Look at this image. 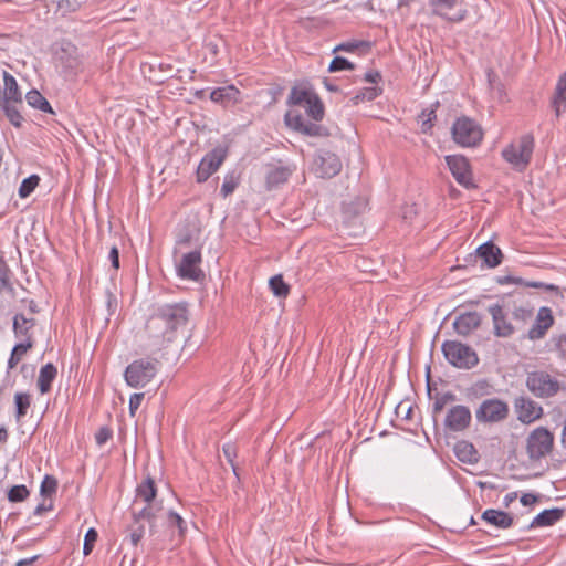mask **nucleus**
I'll list each match as a JSON object with an SVG mask.
<instances>
[{
    "instance_id": "nucleus-24",
    "label": "nucleus",
    "mask_w": 566,
    "mask_h": 566,
    "mask_svg": "<svg viewBox=\"0 0 566 566\" xmlns=\"http://www.w3.org/2000/svg\"><path fill=\"white\" fill-rule=\"evenodd\" d=\"M454 454L459 461L468 464H475L480 460V453L473 443L461 440L454 444Z\"/></svg>"
},
{
    "instance_id": "nucleus-41",
    "label": "nucleus",
    "mask_w": 566,
    "mask_h": 566,
    "mask_svg": "<svg viewBox=\"0 0 566 566\" xmlns=\"http://www.w3.org/2000/svg\"><path fill=\"white\" fill-rule=\"evenodd\" d=\"M222 452L227 459V461L229 462V464L231 465L232 468V471H233V474L235 475V478L238 480H240V475H239V472H238V468L234 463V460L235 458L238 457V448L235 446V443L233 442H227L222 446Z\"/></svg>"
},
{
    "instance_id": "nucleus-39",
    "label": "nucleus",
    "mask_w": 566,
    "mask_h": 566,
    "mask_svg": "<svg viewBox=\"0 0 566 566\" xmlns=\"http://www.w3.org/2000/svg\"><path fill=\"white\" fill-rule=\"evenodd\" d=\"M8 500L12 503L25 501L30 496V491L24 484L11 486L7 493Z\"/></svg>"
},
{
    "instance_id": "nucleus-46",
    "label": "nucleus",
    "mask_w": 566,
    "mask_h": 566,
    "mask_svg": "<svg viewBox=\"0 0 566 566\" xmlns=\"http://www.w3.org/2000/svg\"><path fill=\"white\" fill-rule=\"evenodd\" d=\"M455 400V395L452 392H444L442 395H437L432 405V413L436 417L440 413L447 403Z\"/></svg>"
},
{
    "instance_id": "nucleus-52",
    "label": "nucleus",
    "mask_w": 566,
    "mask_h": 566,
    "mask_svg": "<svg viewBox=\"0 0 566 566\" xmlns=\"http://www.w3.org/2000/svg\"><path fill=\"white\" fill-rule=\"evenodd\" d=\"M355 65L343 56H335L329 63L328 71L329 72H339L344 70H354Z\"/></svg>"
},
{
    "instance_id": "nucleus-43",
    "label": "nucleus",
    "mask_w": 566,
    "mask_h": 566,
    "mask_svg": "<svg viewBox=\"0 0 566 566\" xmlns=\"http://www.w3.org/2000/svg\"><path fill=\"white\" fill-rule=\"evenodd\" d=\"M12 272L4 260L2 252H0V285L4 290H12L11 283Z\"/></svg>"
},
{
    "instance_id": "nucleus-35",
    "label": "nucleus",
    "mask_w": 566,
    "mask_h": 566,
    "mask_svg": "<svg viewBox=\"0 0 566 566\" xmlns=\"http://www.w3.org/2000/svg\"><path fill=\"white\" fill-rule=\"evenodd\" d=\"M14 405H15V418L17 420L22 419L28 409L31 406V396L27 392H17L14 395Z\"/></svg>"
},
{
    "instance_id": "nucleus-63",
    "label": "nucleus",
    "mask_w": 566,
    "mask_h": 566,
    "mask_svg": "<svg viewBox=\"0 0 566 566\" xmlns=\"http://www.w3.org/2000/svg\"><path fill=\"white\" fill-rule=\"evenodd\" d=\"M537 497L534 495V494H531V493H525L521 496V503L524 505V506H528V505H532L536 502Z\"/></svg>"
},
{
    "instance_id": "nucleus-16",
    "label": "nucleus",
    "mask_w": 566,
    "mask_h": 566,
    "mask_svg": "<svg viewBox=\"0 0 566 566\" xmlns=\"http://www.w3.org/2000/svg\"><path fill=\"white\" fill-rule=\"evenodd\" d=\"M488 312L492 316L493 333L497 337H510L514 334L515 327L507 318V314L500 304H492L488 307Z\"/></svg>"
},
{
    "instance_id": "nucleus-4",
    "label": "nucleus",
    "mask_w": 566,
    "mask_h": 566,
    "mask_svg": "<svg viewBox=\"0 0 566 566\" xmlns=\"http://www.w3.org/2000/svg\"><path fill=\"white\" fill-rule=\"evenodd\" d=\"M446 360L455 368L471 369L479 364L476 352L458 340H444L441 345Z\"/></svg>"
},
{
    "instance_id": "nucleus-15",
    "label": "nucleus",
    "mask_w": 566,
    "mask_h": 566,
    "mask_svg": "<svg viewBox=\"0 0 566 566\" xmlns=\"http://www.w3.org/2000/svg\"><path fill=\"white\" fill-rule=\"evenodd\" d=\"M36 325V319L33 317H27L23 313L14 314L12 318V332L17 339L21 343H30V346H34V333L33 329Z\"/></svg>"
},
{
    "instance_id": "nucleus-6",
    "label": "nucleus",
    "mask_w": 566,
    "mask_h": 566,
    "mask_svg": "<svg viewBox=\"0 0 566 566\" xmlns=\"http://www.w3.org/2000/svg\"><path fill=\"white\" fill-rule=\"evenodd\" d=\"M452 138L461 147H475L483 139L480 125L468 116L458 117L451 128Z\"/></svg>"
},
{
    "instance_id": "nucleus-47",
    "label": "nucleus",
    "mask_w": 566,
    "mask_h": 566,
    "mask_svg": "<svg viewBox=\"0 0 566 566\" xmlns=\"http://www.w3.org/2000/svg\"><path fill=\"white\" fill-rule=\"evenodd\" d=\"M57 490V480L53 475L46 474L41 482L40 493L42 496H51Z\"/></svg>"
},
{
    "instance_id": "nucleus-17",
    "label": "nucleus",
    "mask_w": 566,
    "mask_h": 566,
    "mask_svg": "<svg viewBox=\"0 0 566 566\" xmlns=\"http://www.w3.org/2000/svg\"><path fill=\"white\" fill-rule=\"evenodd\" d=\"M517 419L525 424L532 423L542 418L544 411L542 406L526 397H518L514 402Z\"/></svg>"
},
{
    "instance_id": "nucleus-62",
    "label": "nucleus",
    "mask_w": 566,
    "mask_h": 566,
    "mask_svg": "<svg viewBox=\"0 0 566 566\" xmlns=\"http://www.w3.org/2000/svg\"><path fill=\"white\" fill-rule=\"evenodd\" d=\"M381 78V75L378 71H369L365 74V81L369 83L377 84Z\"/></svg>"
},
{
    "instance_id": "nucleus-26",
    "label": "nucleus",
    "mask_w": 566,
    "mask_h": 566,
    "mask_svg": "<svg viewBox=\"0 0 566 566\" xmlns=\"http://www.w3.org/2000/svg\"><path fill=\"white\" fill-rule=\"evenodd\" d=\"M157 495V486L155 480L148 473L146 478L137 484L135 502L143 501L146 504L153 503Z\"/></svg>"
},
{
    "instance_id": "nucleus-59",
    "label": "nucleus",
    "mask_w": 566,
    "mask_h": 566,
    "mask_svg": "<svg viewBox=\"0 0 566 566\" xmlns=\"http://www.w3.org/2000/svg\"><path fill=\"white\" fill-rule=\"evenodd\" d=\"M108 259L112 263V268L115 270V271H118L119 268H120V263H119V250L116 245H113L109 250V254H108Z\"/></svg>"
},
{
    "instance_id": "nucleus-48",
    "label": "nucleus",
    "mask_w": 566,
    "mask_h": 566,
    "mask_svg": "<svg viewBox=\"0 0 566 566\" xmlns=\"http://www.w3.org/2000/svg\"><path fill=\"white\" fill-rule=\"evenodd\" d=\"M238 185L239 178L234 175V172L227 174L221 186L220 193L226 198L235 190Z\"/></svg>"
},
{
    "instance_id": "nucleus-49",
    "label": "nucleus",
    "mask_w": 566,
    "mask_h": 566,
    "mask_svg": "<svg viewBox=\"0 0 566 566\" xmlns=\"http://www.w3.org/2000/svg\"><path fill=\"white\" fill-rule=\"evenodd\" d=\"M534 316L533 308L518 306L512 312V317L522 325L527 324Z\"/></svg>"
},
{
    "instance_id": "nucleus-9",
    "label": "nucleus",
    "mask_w": 566,
    "mask_h": 566,
    "mask_svg": "<svg viewBox=\"0 0 566 566\" xmlns=\"http://www.w3.org/2000/svg\"><path fill=\"white\" fill-rule=\"evenodd\" d=\"M509 406L506 402L497 399L490 398L481 402L475 411V417L479 422L494 423L505 420L509 416Z\"/></svg>"
},
{
    "instance_id": "nucleus-11",
    "label": "nucleus",
    "mask_w": 566,
    "mask_h": 566,
    "mask_svg": "<svg viewBox=\"0 0 566 566\" xmlns=\"http://www.w3.org/2000/svg\"><path fill=\"white\" fill-rule=\"evenodd\" d=\"M228 156V148L224 146H217L207 153L200 160L197 168V181H207L212 174H214Z\"/></svg>"
},
{
    "instance_id": "nucleus-27",
    "label": "nucleus",
    "mask_w": 566,
    "mask_h": 566,
    "mask_svg": "<svg viewBox=\"0 0 566 566\" xmlns=\"http://www.w3.org/2000/svg\"><path fill=\"white\" fill-rule=\"evenodd\" d=\"M57 376V368L52 364L48 363L41 367L38 377V388L42 395L48 394L52 389V384Z\"/></svg>"
},
{
    "instance_id": "nucleus-56",
    "label": "nucleus",
    "mask_w": 566,
    "mask_h": 566,
    "mask_svg": "<svg viewBox=\"0 0 566 566\" xmlns=\"http://www.w3.org/2000/svg\"><path fill=\"white\" fill-rule=\"evenodd\" d=\"M145 397L144 392H135L129 397V415L134 417Z\"/></svg>"
},
{
    "instance_id": "nucleus-3",
    "label": "nucleus",
    "mask_w": 566,
    "mask_h": 566,
    "mask_svg": "<svg viewBox=\"0 0 566 566\" xmlns=\"http://www.w3.org/2000/svg\"><path fill=\"white\" fill-rule=\"evenodd\" d=\"M526 388L541 399L555 397L562 389L558 378L545 369H535L526 374Z\"/></svg>"
},
{
    "instance_id": "nucleus-30",
    "label": "nucleus",
    "mask_w": 566,
    "mask_h": 566,
    "mask_svg": "<svg viewBox=\"0 0 566 566\" xmlns=\"http://www.w3.org/2000/svg\"><path fill=\"white\" fill-rule=\"evenodd\" d=\"M3 81H4V93L9 102L13 103H22V94L19 90L17 80L9 72L3 71Z\"/></svg>"
},
{
    "instance_id": "nucleus-50",
    "label": "nucleus",
    "mask_w": 566,
    "mask_h": 566,
    "mask_svg": "<svg viewBox=\"0 0 566 566\" xmlns=\"http://www.w3.org/2000/svg\"><path fill=\"white\" fill-rule=\"evenodd\" d=\"M128 537L133 546H137L145 534V526L140 522L135 524L133 520V524L128 527Z\"/></svg>"
},
{
    "instance_id": "nucleus-12",
    "label": "nucleus",
    "mask_w": 566,
    "mask_h": 566,
    "mask_svg": "<svg viewBox=\"0 0 566 566\" xmlns=\"http://www.w3.org/2000/svg\"><path fill=\"white\" fill-rule=\"evenodd\" d=\"M313 170L321 178H333L340 172L342 161L336 154L319 150L314 157Z\"/></svg>"
},
{
    "instance_id": "nucleus-51",
    "label": "nucleus",
    "mask_w": 566,
    "mask_h": 566,
    "mask_svg": "<svg viewBox=\"0 0 566 566\" xmlns=\"http://www.w3.org/2000/svg\"><path fill=\"white\" fill-rule=\"evenodd\" d=\"M167 522L170 527H177L179 535H184L187 531L185 520L176 512L169 511L167 515Z\"/></svg>"
},
{
    "instance_id": "nucleus-42",
    "label": "nucleus",
    "mask_w": 566,
    "mask_h": 566,
    "mask_svg": "<svg viewBox=\"0 0 566 566\" xmlns=\"http://www.w3.org/2000/svg\"><path fill=\"white\" fill-rule=\"evenodd\" d=\"M40 182V177L38 175H31L28 178L23 179L19 187V196L20 198L29 197L34 189L38 187Z\"/></svg>"
},
{
    "instance_id": "nucleus-1",
    "label": "nucleus",
    "mask_w": 566,
    "mask_h": 566,
    "mask_svg": "<svg viewBox=\"0 0 566 566\" xmlns=\"http://www.w3.org/2000/svg\"><path fill=\"white\" fill-rule=\"evenodd\" d=\"M189 321V307L186 302L169 303L157 306L146 322L148 336L160 344L171 343L178 332Z\"/></svg>"
},
{
    "instance_id": "nucleus-7",
    "label": "nucleus",
    "mask_w": 566,
    "mask_h": 566,
    "mask_svg": "<svg viewBox=\"0 0 566 566\" xmlns=\"http://www.w3.org/2000/svg\"><path fill=\"white\" fill-rule=\"evenodd\" d=\"M554 447V436L545 427H537L526 438V453L532 461L547 457Z\"/></svg>"
},
{
    "instance_id": "nucleus-22",
    "label": "nucleus",
    "mask_w": 566,
    "mask_h": 566,
    "mask_svg": "<svg viewBox=\"0 0 566 566\" xmlns=\"http://www.w3.org/2000/svg\"><path fill=\"white\" fill-rule=\"evenodd\" d=\"M476 256L483 261V265L488 268H495L501 264L503 254L501 249L492 241H488L475 250Z\"/></svg>"
},
{
    "instance_id": "nucleus-58",
    "label": "nucleus",
    "mask_w": 566,
    "mask_h": 566,
    "mask_svg": "<svg viewBox=\"0 0 566 566\" xmlns=\"http://www.w3.org/2000/svg\"><path fill=\"white\" fill-rule=\"evenodd\" d=\"M105 297H106V306H107L108 313H109V315H113L118 307L117 297L109 289H107L105 291Z\"/></svg>"
},
{
    "instance_id": "nucleus-25",
    "label": "nucleus",
    "mask_w": 566,
    "mask_h": 566,
    "mask_svg": "<svg viewBox=\"0 0 566 566\" xmlns=\"http://www.w3.org/2000/svg\"><path fill=\"white\" fill-rule=\"evenodd\" d=\"M458 2L459 0H430V6L432 7L434 14L440 15L451 22H460L467 15L465 10L453 17L447 15V11L453 9Z\"/></svg>"
},
{
    "instance_id": "nucleus-31",
    "label": "nucleus",
    "mask_w": 566,
    "mask_h": 566,
    "mask_svg": "<svg viewBox=\"0 0 566 566\" xmlns=\"http://www.w3.org/2000/svg\"><path fill=\"white\" fill-rule=\"evenodd\" d=\"M25 99L27 103L35 109L50 114L54 113L48 99L38 90L29 91L25 95Z\"/></svg>"
},
{
    "instance_id": "nucleus-37",
    "label": "nucleus",
    "mask_w": 566,
    "mask_h": 566,
    "mask_svg": "<svg viewBox=\"0 0 566 566\" xmlns=\"http://www.w3.org/2000/svg\"><path fill=\"white\" fill-rule=\"evenodd\" d=\"M499 282L500 283H515V284L524 285L526 287L545 289V290H548V291H553V290L557 289L553 284H546V283H543V282H537V281L525 282L521 277H513V276H504V277L500 279Z\"/></svg>"
},
{
    "instance_id": "nucleus-57",
    "label": "nucleus",
    "mask_w": 566,
    "mask_h": 566,
    "mask_svg": "<svg viewBox=\"0 0 566 566\" xmlns=\"http://www.w3.org/2000/svg\"><path fill=\"white\" fill-rule=\"evenodd\" d=\"M113 436L112 430L108 427H102L95 433V441L98 446L105 444Z\"/></svg>"
},
{
    "instance_id": "nucleus-8",
    "label": "nucleus",
    "mask_w": 566,
    "mask_h": 566,
    "mask_svg": "<svg viewBox=\"0 0 566 566\" xmlns=\"http://www.w3.org/2000/svg\"><path fill=\"white\" fill-rule=\"evenodd\" d=\"M55 62L66 75L76 74L82 70L83 59L76 45L62 42L55 52Z\"/></svg>"
},
{
    "instance_id": "nucleus-28",
    "label": "nucleus",
    "mask_w": 566,
    "mask_h": 566,
    "mask_svg": "<svg viewBox=\"0 0 566 566\" xmlns=\"http://www.w3.org/2000/svg\"><path fill=\"white\" fill-rule=\"evenodd\" d=\"M552 107L556 116H560L566 111V71L559 76L555 93L552 99Z\"/></svg>"
},
{
    "instance_id": "nucleus-5",
    "label": "nucleus",
    "mask_w": 566,
    "mask_h": 566,
    "mask_svg": "<svg viewBox=\"0 0 566 566\" xmlns=\"http://www.w3.org/2000/svg\"><path fill=\"white\" fill-rule=\"evenodd\" d=\"M158 360L140 358L132 361L124 371V379L132 388L146 387L157 375Z\"/></svg>"
},
{
    "instance_id": "nucleus-53",
    "label": "nucleus",
    "mask_w": 566,
    "mask_h": 566,
    "mask_svg": "<svg viewBox=\"0 0 566 566\" xmlns=\"http://www.w3.org/2000/svg\"><path fill=\"white\" fill-rule=\"evenodd\" d=\"M97 538H98L97 531L94 527L88 528L84 536V544H83V554L85 556H87L92 553Z\"/></svg>"
},
{
    "instance_id": "nucleus-54",
    "label": "nucleus",
    "mask_w": 566,
    "mask_h": 566,
    "mask_svg": "<svg viewBox=\"0 0 566 566\" xmlns=\"http://www.w3.org/2000/svg\"><path fill=\"white\" fill-rule=\"evenodd\" d=\"M380 94V90L377 87H365L353 98L355 104L359 101H374Z\"/></svg>"
},
{
    "instance_id": "nucleus-14",
    "label": "nucleus",
    "mask_w": 566,
    "mask_h": 566,
    "mask_svg": "<svg viewBox=\"0 0 566 566\" xmlns=\"http://www.w3.org/2000/svg\"><path fill=\"white\" fill-rule=\"evenodd\" d=\"M554 323L555 318L552 308L542 306L538 308L534 323L527 331L525 337L533 342L541 340L546 336Z\"/></svg>"
},
{
    "instance_id": "nucleus-21",
    "label": "nucleus",
    "mask_w": 566,
    "mask_h": 566,
    "mask_svg": "<svg viewBox=\"0 0 566 566\" xmlns=\"http://www.w3.org/2000/svg\"><path fill=\"white\" fill-rule=\"evenodd\" d=\"M295 170L296 166L293 164L269 166L265 177L266 188L271 190L282 184H285Z\"/></svg>"
},
{
    "instance_id": "nucleus-19",
    "label": "nucleus",
    "mask_w": 566,
    "mask_h": 566,
    "mask_svg": "<svg viewBox=\"0 0 566 566\" xmlns=\"http://www.w3.org/2000/svg\"><path fill=\"white\" fill-rule=\"evenodd\" d=\"M482 323V316L478 312H464L458 315L453 322V328L460 336L468 337L476 331Z\"/></svg>"
},
{
    "instance_id": "nucleus-20",
    "label": "nucleus",
    "mask_w": 566,
    "mask_h": 566,
    "mask_svg": "<svg viewBox=\"0 0 566 566\" xmlns=\"http://www.w3.org/2000/svg\"><path fill=\"white\" fill-rule=\"evenodd\" d=\"M210 101L219 104L223 107H228L230 105H235L241 102V92L240 90L233 85H227L222 87L213 88L210 92Z\"/></svg>"
},
{
    "instance_id": "nucleus-44",
    "label": "nucleus",
    "mask_w": 566,
    "mask_h": 566,
    "mask_svg": "<svg viewBox=\"0 0 566 566\" xmlns=\"http://www.w3.org/2000/svg\"><path fill=\"white\" fill-rule=\"evenodd\" d=\"M12 103L13 102H8L1 108L4 112L6 116L8 117L9 122L14 127H21L22 122H23V117L20 114L19 109L15 107V105H13Z\"/></svg>"
},
{
    "instance_id": "nucleus-61",
    "label": "nucleus",
    "mask_w": 566,
    "mask_h": 566,
    "mask_svg": "<svg viewBox=\"0 0 566 566\" xmlns=\"http://www.w3.org/2000/svg\"><path fill=\"white\" fill-rule=\"evenodd\" d=\"M20 302L27 304V308H28L30 314H38V313H40V306H39V304L34 300H32V298H22Z\"/></svg>"
},
{
    "instance_id": "nucleus-23",
    "label": "nucleus",
    "mask_w": 566,
    "mask_h": 566,
    "mask_svg": "<svg viewBox=\"0 0 566 566\" xmlns=\"http://www.w3.org/2000/svg\"><path fill=\"white\" fill-rule=\"evenodd\" d=\"M481 518L485 523L501 530L510 528L513 525L514 521L513 517L507 512L495 509L485 510L482 513Z\"/></svg>"
},
{
    "instance_id": "nucleus-55",
    "label": "nucleus",
    "mask_w": 566,
    "mask_h": 566,
    "mask_svg": "<svg viewBox=\"0 0 566 566\" xmlns=\"http://www.w3.org/2000/svg\"><path fill=\"white\" fill-rule=\"evenodd\" d=\"M363 45H368L367 42L365 41H350V42H344V43H340L338 44L334 50L333 52H337V51H344V52H355L358 48L363 46Z\"/></svg>"
},
{
    "instance_id": "nucleus-2",
    "label": "nucleus",
    "mask_w": 566,
    "mask_h": 566,
    "mask_svg": "<svg viewBox=\"0 0 566 566\" xmlns=\"http://www.w3.org/2000/svg\"><path fill=\"white\" fill-rule=\"evenodd\" d=\"M535 147L533 134L527 133L506 145L502 158L516 171L523 172L531 164Z\"/></svg>"
},
{
    "instance_id": "nucleus-60",
    "label": "nucleus",
    "mask_w": 566,
    "mask_h": 566,
    "mask_svg": "<svg viewBox=\"0 0 566 566\" xmlns=\"http://www.w3.org/2000/svg\"><path fill=\"white\" fill-rule=\"evenodd\" d=\"M286 122L294 130L300 133L306 120L302 115H295L293 117H286Z\"/></svg>"
},
{
    "instance_id": "nucleus-32",
    "label": "nucleus",
    "mask_w": 566,
    "mask_h": 566,
    "mask_svg": "<svg viewBox=\"0 0 566 566\" xmlns=\"http://www.w3.org/2000/svg\"><path fill=\"white\" fill-rule=\"evenodd\" d=\"M440 106V102L436 101L429 108H424L419 115V119L421 120V132L423 134L430 133L433 127V123L437 119V109Z\"/></svg>"
},
{
    "instance_id": "nucleus-18",
    "label": "nucleus",
    "mask_w": 566,
    "mask_h": 566,
    "mask_svg": "<svg viewBox=\"0 0 566 566\" xmlns=\"http://www.w3.org/2000/svg\"><path fill=\"white\" fill-rule=\"evenodd\" d=\"M471 422V411L468 407L458 405L452 407L444 419V426L450 431L459 432L465 430Z\"/></svg>"
},
{
    "instance_id": "nucleus-33",
    "label": "nucleus",
    "mask_w": 566,
    "mask_h": 566,
    "mask_svg": "<svg viewBox=\"0 0 566 566\" xmlns=\"http://www.w3.org/2000/svg\"><path fill=\"white\" fill-rule=\"evenodd\" d=\"M303 107L305 108L306 114L314 120L319 122L324 118L325 107L316 93Z\"/></svg>"
},
{
    "instance_id": "nucleus-45",
    "label": "nucleus",
    "mask_w": 566,
    "mask_h": 566,
    "mask_svg": "<svg viewBox=\"0 0 566 566\" xmlns=\"http://www.w3.org/2000/svg\"><path fill=\"white\" fill-rule=\"evenodd\" d=\"M133 520L135 521V524H138L142 520L148 521L150 524H153L156 513L154 509V504L149 503L146 504L140 511L133 512Z\"/></svg>"
},
{
    "instance_id": "nucleus-13",
    "label": "nucleus",
    "mask_w": 566,
    "mask_h": 566,
    "mask_svg": "<svg viewBox=\"0 0 566 566\" xmlns=\"http://www.w3.org/2000/svg\"><path fill=\"white\" fill-rule=\"evenodd\" d=\"M446 163L453 178L462 187L470 189L475 185L472 179V171L468 159L462 155L446 156Z\"/></svg>"
},
{
    "instance_id": "nucleus-29",
    "label": "nucleus",
    "mask_w": 566,
    "mask_h": 566,
    "mask_svg": "<svg viewBox=\"0 0 566 566\" xmlns=\"http://www.w3.org/2000/svg\"><path fill=\"white\" fill-rule=\"evenodd\" d=\"M564 516L563 509H551L544 510L539 514H537L532 521L530 527H544L551 526L558 522Z\"/></svg>"
},
{
    "instance_id": "nucleus-10",
    "label": "nucleus",
    "mask_w": 566,
    "mask_h": 566,
    "mask_svg": "<svg viewBox=\"0 0 566 566\" xmlns=\"http://www.w3.org/2000/svg\"><path fill=\"white\" fill-rule=\"evenodd\" d=\"M201 262L202 254L200 249L185 253L177 265V275L182 280L195 282L202 280L205 273L200 268Z\"/></svg>"
},
{
    "instance_id": "nucleus-40",
    "label": "nucleus",
    "mask_w": 566,
    "mask_h": 566,
    "mask_svg": "<svg viewBox=\"0 0 566 566\" xmlns=\"http://www.w3.org/2000/svg\"><path fill=\"white\" fill-rule=\"evenodd\" d=\"M300 133L311 137H327L329 135V132L326 127L307 120L303 125Z\"/></svg>"
},
{
    "instance_id": "nucleus-36",
    "label": "nucleus",
    "mask_w": 566,
    "mask_h": 566,
    "mask_svg": "<svg viewBox=\"0 0 566 566\" xmlns=\"http://www.w3.org/2000/svg\"><path fill=\"white\" fill-rule=\"evenodd\" d=\"M314 94L315 92L310 90L293 87L289 96V102L293 105L305 106Z\"/></svg>"
},
{
    "instance_id": "nucleus-38",
    "label": "nucleus",
    "mask_w": 566,
    "mask_h": 566,
    "mask_svg": "<svg viewBox=\"0 0 566 566\" xmlns=\"http://www.w3.org/2000/svg\"><path fill=\"white\" fill-rule=\"evenodd\" d=\"M269 285L273 294L277 297H286L290 293V286L284 282L280 274L271 277Z\"/></svg>"
},
{
    "instance_id": "nucleus-64",
    "label": "nucleus",
    "mask_w": 566,
    "mask_h": 566,
    "mask_svg": "<svg viewBox=\"0 0 566 566\" xmlns=\"http://www.w3.org/2000/svg\"><path fill=\"white\" fill-rule=\"evenodd\" d=\"M558 350L562 353L564 357H566V335H562L556 344Z\"/></svg>"
},
{
    "instance_id": "nucleus-34",
    "label": "nucleus",
    "mask_w": 566,
    "mask_h": 566,
    "mask_svg": "<svg viewBox=\"0 0 566 566\" xmlns=\"http://www.w3.org/2000/svg\"><path fill=\"white\" fill-rule=\"evenodd\" d=\"M33 347L30 346V343H18L11 350L10 357L7 363V369L11 370L15 368V366L21 361L23 356Z\"/></svg>"
}]
</instances>
